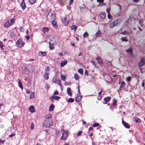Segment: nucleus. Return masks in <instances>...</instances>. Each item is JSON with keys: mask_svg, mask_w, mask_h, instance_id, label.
<instances>
[{"mask_svg": "<svg viewBox=\"0 0 145 145\" xmlns=\"http://www.w3.org/2000/svg\"><path fill=\"white\" fill-rule=\"evenodd\" d=\"M14 19L12 18L6 22L4 25V27L7 28L13 24L14 22Z\"/></svg>", "mask_w": 145, "mask_h": 145, "instance_id": "obj_1", "label": "nucleus"}, {"mask_svg": "<svg viewBox=\"0 0 145 145\" xmlns=\"http://www.w3.org/2000/svg\"><path fill=\"white\" fill-rule=\"evenodd\" d=\"M52 121L50 119V120H46L43 123V125L46 127H49L51 126Z\"/></svg>", "mask_w": 145, "mask_h": 145, "instance_id": "obj_2", "label": "nucleus"}, {"mask_svg": "<svg viewBox=\"0 0 145 145\" xmlns=\"http://www.w3.org/2000/svg\"><path fill=\"white\" fill-rule=\"evenodd\" d=\"M55 18V15L54 12H49L47 15V18L49 19V20H53Z\"/></svg>", "mask_w": 145, "mask_h": 145, "instance_id": "obj_3", "label": "nucleus"}, {"mask_svg": "<svg viewBox=\"0 0 145 145\" xmlns=\"http://www.w3.org/2000/svg\"><path fill=\"white\" fill-rule=\"evenodd\" d=\"M145 63V57H142L140 60V61L138 63L139 66L140 67L143 66Z\"/></svg>", "mask_w": 145, "mask_h": 145, "instance_id": "obj_4", "label": "nucleus"}, {"mask_svg": "<svg viewBox=\"0 0 145 145\" xmlns=\"http://www.w3.org/2000/svg\"><path fill=\"white\" fill-rule=\"evenodd\" d=\"M61 130L63 132V133L61 138V139L62 140H65L68 136V132L66 131H64L63 129H61Z\"/></svg>", "mask_w": 145, "mask_h": 145, "instance_id": "obj_5", "label": "nucleus"}, {"mask_svg": "<svg viewBox=\"0 0 145 145\" xmlns=\"http://www.w3.org/2000/svg\"><path fill=\"white\" fill-rule=\"evenodd\" d=\"M24 42L22 40L20 39H18L16 43V46L18 47H22L24 45Z\"/></svg>", "mask_w": 145, "mask_h": 145, "instance_id": "obj_6", "label": "nucleus"}, {"mask_svg": "<svg viewBox=\"0 0 145 145\" xmlns=\"http://www.w3.org/2000/svg\"><path fill=\"white\" fill-rule=\"evenodd\" d=\"M53 81L54 83L58 84L61 89L62 86L61 84V81L59 79H57L56 78H53Z\"/></svg>", "mask_w": 145, "mask_h": 145, "instance_id": "obj_7", "label": "nucleus"}, {"mask_svg": "<svg viewBox=\"0 0 145 145\" xmlns=\"http://www.w3.org/2000/svg\"><path fill=\"white\" fill-rule=\"evenodd\" d=\"M118 24V21L117 20L114 21L109 24V27L110 28H112L113 27L117 25Z\"/></svg>", "mask_w": 145, "mask_h": 145, "instance_id": "obj_8", "label": "nucleus"}, {"mask_svg": "<svg viewBox=\"0 0 145 145\" xmlns=\"http://www.w3.org/2000/svg\"><path fill=\"white\" fill-rule=\"evenodd\" d=\"M80 94H77L75 97V99L78 102H79L81 99L82 96Z\"/></svg>", "mask_w": 145, "mask_h": 145, "instance_id": "obj_9", "label": "nucleus"}, {"mask_svg": "<svg viewBox=\"0 0 145 145\" xmlns=\"http://www.w3.org/2000/svg\"><path fill=\"white\" fill-rule=\"evenodd\" d=\"M133 120L136 123H140L141 120L137 117H134L133 118Z\"/></svg>", "mask_w": 145, "mask_h": 145, "instance_id": "obj_10", "label": "nucleus"}, {"mask_svg": "<svg viewBox=\"0 0 145 145\" xmlns=\"http://www.w3.org/2000/svg\"><path fill=\"white\" fill-rule=\"evenodd\" d=\"M125 51L127 53H129L130 54L131 56H133V49L132 48H129L127 50H125Z\"/></svg>", "mask_w": 145, "mask_h": 145, "instance_id": "obj_11", "label": "nucleus"}, {"mask_svg": "<svg viewBox=\"0 0 145 145\" xmlns=\"http://www.w3.org/2000/svg\"><path fill=\"white\" fill-rule=\"evenodd\" d=\"M60 97L59 96H52L50 97L49 99L52 101L54 99H55L56 100H58L60 99Z\"/></svg>", "mask_w": 145, "mask_h": 145, "instance_id": "obj_12", "label": "nucleus"}, {"mask_svg": "<svg viewBox=\"0 0 145 145\" xmlns=\"http://www.w3.org/2000/svg\"><path fill=\"white\" fill-rule=\"evenodd\" d=\"M52 24L54 28L55 29H57L58 26L57 23L55 21L52 20Z\"/></svg>", "mask_w": 145, "mask_h": 145, "instance_id": "obj_13", "label": "nucleus"}, {"mask_svg": "<svg viewBox=\"0 0 145 145\" xmlns=\"http://www.w3.org/2000/svg\"><path fill=\"white\" fill-rule=\"evenodd\" d=\"M122 123L123 125L126 128H129L130 127L129 125L127 123L123 121V119L122 120Z\"/></svg>", "mask_w": 145, "mask_h": 145, "instance_id": "obj_14", "label": "nucleus"}, {"mask_svg": "<svg viewBox=\"0 0 145 145\" xmlns=\"http://www.w3.org/2000/svg\"><path fill=\"white\" fill-rule=\"evenodd\" d=\"M29 110L31 113H33L35 112L34 107L33 106H31L29 107Z\"/></svg>", "mask_w": 145, "mask_h": 145, "instance_id": "obj_15", "label": "nucleus"}, {"mask_svg": "<svg viewBox=\"0 0 145 145\" xmlns=\"http://www.w3.org/2000/svg\"><path fill=\"white\" fill-rule=\"evenodd\" d=\"M121 84L119 88V89L120 90H121L123 89V88L125 87V83L123 81H121Z\"/></svg>", "mask_w": 145, "mask_h": 145, "instance_id": "obj_16", "label": "nucleus"}, {"mask_svg": "<svg viewBox=\"0 0 145 145\" xmlns=\"http://www.w3.org/2000/svg\"><path fill=\"white\" fill-rule=\"evenodd\" d=\"M20 6L22 7L23 9H24L25 8L26 6L24 2V0H22V1L20 4Z\"/></svg>", "mask_w": 145, "mask_h": 145, "instance_id": "obj_17", "label": "nucleus"}, {"mask_svg": "<svg viewBox=\"0 0 145 145\" xmlns=\"http://www.w3.org/2000/svg\"><path fill=\"white\" fill-rule=\"evenodd\" d=\"M62 22L65 25H67L68 24V22L66 18H63L61 19Z\"/></svg>", "mask_w": 145, "mask_h": 145, "instance_id": "obj_18", "label": "nucleus"}, {"mask_svg": "<svg viewBox=\"0 0 145 145\" xmlns=\"http://www.w3.org/2000/svg\"><path fill=\"white\" fill-rule=\"evenodd\" d=\"M96 59L97 60L99 64H103V63L102 61V59L99 56L96 57Z\"/></svg>", "mask_w": 145, "mask_h": 145, "instance_id": "obj_19", "label": "nucleus"}, {"mask_svg": "<svg viewBox=\"0 0 145 145\" xmlns=\"http://www.w3.org/2000/svg\"><path fill=\"white\" fill-rule=\"evenodd\" d=\"M111 98L110 97H107L104 98V100L105 101V103H104L105 104H106L110 100Z\"/></svg>", "mask_w": 145, "mask_h": 145, "instance_id": "obj_20", "label": "nucleus"}, {"mask_svg": "<svg viewBox=\"0 0 145 145\" xmlns=\"http://www.w3.org/2000/svg\"><path fill=\"white\" fill-rule=\"evenodd\" d=\"M67 92L69 95L71 96L72 95V93L71 91V89L70 88H68L67 89Z\"/></svg>", "mask_w": 145, "mask_h": 145, "instance_id": "obj_21", "label": "nucleus"}, {"mask_svg": "<svg viewBox=\"0 0 145 145\" xmlns=\"http://www.w3.org/2000/svg\"><path fill=\"white\" fill-rule=\"evenodd\" d=\"M67 63V60H64L62 61L60 63V66L62 67L66 65Z\"/></svg>", "mask_w": 145, "mask_h": 145, "instance_id": "obj_22", "label": "nucleus"}, {"mask_svg": "<svg viewBox=\"0 0 145 145\" xmlns=\"http://www.w3.org/2000/svg\"><path fill=\"white\" fill-rule=\"evenodd\" d=\"M39 55L40 56H45L46 55V52H39Z\"/></svg>", "mask_w": 145, "mask_h": 145, "instance_id": "obj_23", "label": "nucleus"}, {"mask_svg": "<svg viewBox=\"0 0 145 145\" xmlns=\"http://www.w3.org/2000/svg\"><path fill=\"white\" fill-rule=\"evenodd\" d=\"M49 28L47 27H44L42 28V31L44 33L48 32L49 31Z\"/></svg>", "mask_w": 145, "mask_h": 145, "instance_id": "obj_24", "label": "nucleus"}, {"mask_svg": "<svg viewBox=\"0 0 145 145\" xmlns=\"http://www.w3.org/2000/svg\"><path fill=\"white\" fill-rule=\"evenodd\" d=\"M100 16L102 19H104L106 16V15L104 13L102 12L100 14Z\"/></svg>", "mask_w": 145, "mask_h": 145, "instance_id": "obj_25", "label": "nucleus"}, {"mask_svg": "<svg viewBox=\"0 0 145 145\" xmlns=\"http://www.w3.org/2000/svg\"><path fill=\"white\" fill-rule=\"evenodd\" d=\"M54 106L53 104H51L50 105L49 108V110L50 111H52L53 110L54 108Z\"/></svg>", "mask_w": 145, "mask_h": 145, "instance_id": "obj_26", "label": "nucleus"}, {"mask_svg": "<svg viewBox=\"0 0 145 145\" xmlns=\"http://www.w3.org/2000/svg\"><path fill=\"white\" fill-rule=\"evenodd\" d=\"M74 77L76 80H78L80 76L77 74L75 73L74 74Z\"/></svg>", "mask_w": 145, "mask_h": 145, "instance_id": "obj_27", "label": "nucleus"}, {"mask_svg": "<svg viewBox=\"0 0 145 145\" xmlns=\"http://www.w3.org/2000/svg\"><path fill=\"white\" fill-rule=\"evenodd\" d=\"M18 86H19L20 88H21L22 89H23V86H22V82H21V81H20V80H19Z\"/></svg>", "mask_w": 145, "mask_h": 145, "instance_id": "obj_28", "label": "nucleus"}, {"mask_svg": "<svg viewBox=\"0 0 145 145\" xmlns=\"http://www.w3.org/2000/svg\"><path fill=\"white\" fill-rule=\"evenodd\" d=\"M129 32L127 30H125L123 32H121L120 33V34L122 35H126L128 34Z\"/></svg>", "mask_w": 145, "mask_h": 145, "instance_id": "obj_29", "label": "nucleus"}, {"mask_svg": "<svg viewBox=\"0 0 145 145\" xmlns=\"http://www.w3.org/2000/svg\"><path fill=\"white\" fill-rule=\"evenodd\" d=\"M61 80L63 81H65L66 77L65 75H61Z\"/></svg>", "mask_w": 145, "mask_h": 145, "instance_id": "obj_30", "label": "nucleus"}, {"mask_svg": "<svg viewBox=\"0 0 145 145\" xmlns=\"http://www.w3.org/2000/svg\"><path fill=\"white\" fill-rule=\"evenodd\" d=\"M44 76L45 79L46 80H47L49 78L48 74L47 72H46L45 74L44 75Z\"/></svg>", "mask_w": 145, "mask_h": 145, "instance_id": "obj_31", "label": "nucleus"}, {"mask_svg": "<svg viewBox=\"0 0 145 145\" xmlns=\"http://www.w3.org/2000/svg\"><path fill=\"white\" fill-rule=\"evenodd\" d=\"M105 5V3H103L102 2L100 3H99V4L98 5V7L102 6H104Z\"/></svg>", "mask_w": 145, "mask_h": 145, "instance_id": "obj_32", "label": "nucleus"}, {"mask_svg": "<svg viewBox=\"0 0 145 145\" xmlns=\"http://www.w3.org/2000/svg\"><path fill=\"white\" fill-rule=\"evenodd\" d=\"M36 0H29V2L31 4H33L34 3Z\"/></svg>", "mask_w": 145, "mask_h": 145, "instance_id": "obj_33", "label": "nucleus"}, {"mask_svg": "<svg viewBox=\"0 0 145 145\" xmlns=\"http://www.w3.org/2000/svg\"><path fill=\"white\" fill-rule=\"evenodd\" d=\"M78 72L81 75L83 73V69H79L78 70Z\"/></svg>", "mask_w": 145, "mask_h": 145, "instance_id": "obj_34", "label": "nucleus"}, {"mask_svg": "<svg viewBox=\"0 0 145 145\" xmlns=\"http://www.w3.org/2000/svg\"><path fill=\"white\" fill-rule=\"evenodd\" d=\"M35 93L33 92H31L30 95V99H31L34 97Z\"/></svg>", "mask_w": 145, "mask_h": 145, "instance_id": "obj_35", "label": "nucleus"}, {"mask_svg": "<svg viewBox=\"0 0 145 145\" xmlns=\"http://www.w3.org/2000/svg\"><path fill=\"white\" fill-rule=\"evenodd\" d=\"M52 115L50 114H48L46 116V120H49V119L51 118Z\"/></svg>", "mask_w": 145, "mask_h": 145, "instance_id": "obj_36", "label": "nucleus"}, {"mask_svg": "<svg viewBox=\"0 0 145 145\" xmlns=\"http://www.w3.org/2000/svg\"><path fill=\"white\" fill-rule=\"evenodd\" d=\"M4 47V46L2 42L0 41V47L1 49L3 50H4L3 47Z\"/></svg>", "mask_w": 145, "mask_h": 145, "instance_id": "obj_37", "label": "nucleus"}, {"mask_svg": "<svg viewBox=\"0 0 145 145\" xmlns=\"http://www.w3.org/2000/svg\"><path fill=\"white\" fill-rule=\"evenodd\" d=\"M88 36V34L87 32H85L83 35V36L84 38H86Z\"/></svg>", "mask_w": 145, "mask_h": 145, "instance_id": "obj_38", "label": "nucleus"}, {"mask_svg": "<svg viewBox=\"0 0 145 145\" xmlns=\"http://www.w3.org/2000/svg\"><path fill=\"white\" fill-rule=\"evenodd\" d=\"M99 123H96L93 125V126L94 127H96L99 126Z\"/></svg>", "mask_w": 145, "mask_h": 145, "instance_id": "obj_39", "label": "nucleus"}, {"mask_svg": "<svg viewBox=\"0 0 145 145\" xmlns=\"http://www.w3.org/2000/svg\"><path fill=\"white\" fill-rule=\"evenodd\" d=\"M67 102L68 103H72V98H69L67 101Z\"/></svg>", "mask_w": 145, "mask_h": 145, "instance_id": "obj_40", "label": "nucleus"}, {"mask_svg": "<svg viewBox=\"0 0 145 145\" xmlns=\"http://www.w3.org/2000/svg\"><path fill=\"white\" fill-rule=\"evenodd\" d=\"M82 132L81 131H79L77 134V136L78 137L79 136H80L82 133Z\"/></svg>", "mask_w": 145, "mask_h": 145, "instance_id": "obj_41", "label": "nucleus"}, {"mask_svg": "<svg viewBox=\"0 0 145 145\" xmlns=\"http://www.w3.org/2000/svg\"><path fill=\"white\" fill-rule=\"evenodd\" d=\"M121 40L122 41L127 42V39H125V37H122Z\"/></svg>", "mask_w": 145, "mask_h": 145, "instance_id": "obj_42", "label": "nucleus"}, {"mask_svg": "<svg viewBox=\"0 0 145 145\" xmlns=\"http://www.w3.org/2000/svg\"><path fill=\"white\" fill-rule=\"evenodd\" d=\"M34 124L33 123H32L31 124V129L32 130V129H33L34 128Z\"/></svg>", "mask_w": 145, "mask_h": 145, "instance_id": "obj_43", "label": "nucleus"}, {"mask_svg": "<svg viewBox=\"0 0 145 145\" xmlns=\"http://www.w3.org/2000/svg\"><path fill=\"white\" fill-rule=\"evenodd\" d=\"M131 77L130 76L127 77L126 79V80L127 82H130L131 81Z\"/></svg>", "mask_w": 145, "mask_h": 145, "instance_id": "obj_44", "label": "nucleus"}, {"mask_svg": "<svg viewBox=\"0 0 145 145\" xmlns=\"http://www.w3.org/2000/svg\"><path fill=\"white\" fill-rule=\"evenodd\" d=\"M117 101L116 100H115L113 103V105L114 106H116L117 105Z\"/></svg>", "mask_w": 145, "mask_h": 145, "instance_id": "obj_45", "label": "nucleus"}, {"mask_svg": "<svg viewBox=\"0 0 145 145\" xmlns=\"http://www.w3.org/2000/svg\"><path fill=\"white\" fill-rule=\"evenodd\" d=\"M50 86L49 85L47 84H46V86H45V88L46 89H48L50 88Z\"/></svg>", "mask_w": 145, "mask_h": 145, "instance_id": "obj_46", "label": "nucleus"}, {"mask_svg": "<svg viewBox=\"0 0 145 145\" xmlns=\"http://www.w3.org/2000/svg\"><path fill=\"white\" fill-rule=\"evenodd\" d=\"M49 46L51 50H52L53 49L54 47L52 45H51V44H50Z\"/></svg>", "mask_w": 145, "mask_h": 145, "instance_id": "obj_47", "label": "nucleus"}, {"mask_svg": "<svg viewBox=\"0 0 145 145\" xmlns=\"http://www.w3.org/2000/svg\"><path fill=\"white\" fill-rule=\"evenodd\" d=\"M58 93H59L57 91H56L54 92L53 95H57L58 94Z\"/></svg>", "mask_w": 145, "mask_h": 145, "instance_id": "obj_48", "label": "nucleus"}, {"mask_svg": "<svg viewBox=\"0 0 145 145\" xmlns=\"http://www.w3.org/2000/svg\"><path fill=\"white\" fill-rule=\"evenodd\" d=\"M91 62L95 66V67H96V64L95 63L94 61L92 60L91 61Z\"/></svg>", "mask_w": 145, "mask_h": 145, "instance_id": "obj_49", "label": "nucleus"}, {"mask_svg": "<svg viewBox=\"0 0 145 145\" xmlns=\"http://www.w3.org/2000/svg\"><path fill=\"white\" fill-rule=\"evenodd\" d=\"M5 141L2 139L0 140V145L2 144H3L4 142Z\"/></svg>", "mask_w": 145, "mask_h": 145, "instance_id": "obj_50", "label": "nucleus"}, {"mask_svg": "<svg viewBox=\"0 0 145 145\" xmlns=\"http://www.w3.org/2000/svg\"><path fill=\"white\" fill-rule=\"evenodd\" d=\"M49 71V67H46L45 69V71L46 72H48Z\"/></svg>", "mask_w": 145, "mask_h": 145, "instance_id": "obj_51", "label": "nucleus"}, {"mask_svg": "<svg viewBox=\"0 0 145 145\" xmlns=\"http://www.w3.org/2000/svg\"><path fill=\"white\" fill-rule=\"evenodd\" d=\"M15 135V134L14 133H12L10 135H9V137H12L14 136Z\"/></svg>", "mask_w": 145, "mask_h": 145, "instance_id": "obj_52", "label": "nucleus"}, {"mask_svg": "<svg viewBox=\"0 0 145 145\" xmlns=\"http://www.w3.org/2000/svg\"><path fill=\"white\" fill-rule=\"evenodd\" d=\"M104 0H97V1L98 2L102 3L103 2Z\"/></svg>", "mask_w": 145, "mask_h": 145, "instance_id": "obj_53", "label": "nucleus"}, {"mask_svg": "<svg viewBox=\"0 0 145 145\" xmlns=\"http://www.w3.org/2000/svg\"><path fill=\"white\" fill-rule=\"evenodd\" d=\"M77 28V26L75 25H73V29H74L75 31Z\"/></svg>", "mask_w": 145, "mask_h": 145, "instance_id": "obj_54", "label": "nucleus"}, {"mask_svg": "<svg viewBox=\"0 0 145 145\" xmlns=\"http://www.w3.org/2000/svg\"><path fill=\"white\" fill-rule=\"evenodd\" d=\"M108 19H110L111 18V16L110 14H109V13L108 15Z\"/></svg>", "mask_w": 145, "mask_h": 145, "instance_id": "obj_55", "label": "nucleus"}, {"mask_svg": "<svg viewBox=\"0 0 145 145\" xmlns=\"http://www.w3.org/2000/svg\"><path fill=\"white\" fill-rule=\"evenodd\" d=\"M59 55L60 56H62L63 55V52H61L59 53Z\"/></svg>", "mask_w": 145, "mask_h": 145, "instance_id": "obj_56", "label": "nucleus"}, {"mask_svg": "<svg viewBox=\"0 0 145 145\" xmlns=\"http://www.w3.org/2000/svg\"><path fill=\"white\" fill-rule=\"evenodd\" d=\"M25 37H26V39L27 40H28L29 38V36H25Z\"/></svg>", "mask_w": 145, "mask_h": 145, "instance_id": "obj_57", "label": "nucleus"}, {"mask_svg": "<svg viewBox=\"0 0 145 145\" xmlns=\"http://www.w3.org/2000/svg\"><path fill=\"white\" fill-rule=\"evenodd\" d=\"M72 3V0H70V2L69 3V4L70 5H71Z\"/></svg>", "mask_w": 145, "mask_h": 145, "instance_id": "obj_58", "label": "nucleus"}, {"mask_svg": "<svg viewBox=\"0 0 145 145\" xmlns=\"http://www.w3.org/2000/svg\"><path fill=\"white\" fill-rule=\"evenodd\" d=\"M82 121L83 124L85 125L86 123V122L85 121H84L83 120H82Z\"/></svg>", "mask_w": 145, "mask_h": 145, "instance_id": "obj_59", "label": "nucleus"}, {"mask_svg": "<svg viewBox=\"0 0 145 145\" xmlns=\"http://www.w3.org/2000/svg\"><path fill=\"white\" fill-rule=\"evenodd\" d=\"M88 71L87 70L85 71V74L86 75H88Z\"/></svg>", "mask_w": 145, "mask_h": 145, "instance_id": "obj_60", "label": "nucleus"}, {"mask_svg": "<svg viewBox=\"0 0 145 145\" xmlns=\"http://www.w3.org/2000/svg\"><path fill=\"white\" fill-rule=\"evenodd\" d=\"M93 129V127H90L89 129V131H90L91 130H92Z\"/></svg>", "mask_w": 145, "mask_h": 145, "instance_id": "obj_61", "label": "nucleus"}, {"mask_svg": "<svg viewBox=\"0 0 145 145\" xmlns=\"http://www.w3.org/2000/svg\"><path fill=\"white\" fill-rule=\"evenodd\" d=\"M144 86V82H143L142 83V87H143Z\"/></svg>", "mask_w": 145, "mask_h": 145, "instance_id": "obj_62", "label": "nucleus"}, {"mask_svg": "<svg viewBox=\"0 0 145 145\" xmlns=\"http://www.w3.org/2000/svg\"><path fill=\"white\" fill-rule=\"evenodd\" d=\"M30 92V91L29 90H26V93H29Z\"/></svg>", "mask_w": 145, "mask_h": 145, "instance_id": "obj_63", "label": "nucleus"}, {"mask_svg": "<svg viewBox=\"0 0 145 145\" xmlns=\"http://www.w3.org/2000/svg\"><path fill=\"white\" fill-rule=\"evenodd\" d=\"M78 94H81V93H80V89H79V88H78Z\"/></svg>", "mask_w": 145, "mask_h": 145, "instance_id": "obj_64", "label": "nucleus"}]
</instances>
